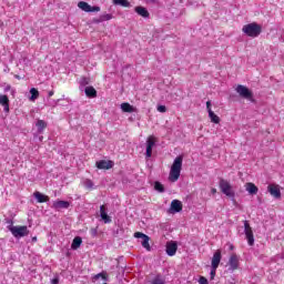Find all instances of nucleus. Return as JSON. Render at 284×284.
Masks as SVG:
<instances>
[{"label": "nucleus", "mask_w": 284, "mask_h": 284, "mask_svg": "<svg viewBox=\"0 0 284 284\" xmlns=\"http://www.w3.org/2000/svg\"><path fill=\"white\" fill-rule=\"evenodd\" d=\"M181 170H183V158L179 155L174 159L169 173V181H171V183H176V181H179L181 178Z\"/></svg>", "instance_id": "obj_1"}, {"label": "nucleus", "mask_w": 284, "mask_h": 284, "mask_svg": "<svg viewBox=\"0 0 284 284\" xmlns=\"http://www.w3.org/2000/svg\"><path fill=\"white\" fill-rule=\"evenodd\" d=\"M242 32L246 34V37H251V39H256V37H260L261 32H263V27L256 22H252L245 24L242 28Z\"/></svg>", "instance_id": "obj_2"}, {"label": "nucleus", "mask_w": 284, "mask_h": 284, "mask_svg": "<svg viewBox=\"0 0 284 284\" xmlns=\"http://www.w3.org/2000/svg\"><path fill=\"white\" fill-rule=\"evenodd\" d=\"M7 227L9 232H11L12 236H14V239H23V236H28L30 234L28 226L9 225Z\"/></svg>", "instance_id": "obj_3"}, {"label": "nucleus", "mask_w": 284, "mask_h": 284, "mask_svg": "<svg viewBox=\"0 0 284 284\" xmlns=\"http://www.w3.org/2000/svg\"><path fill=\"white\" fill-rule=\"evenodd\" d=\"M220 190L223 194H225V196H229V199H233L234 191L232 190V184L227 180H220Z\"/></svg>", "instance_id": "obj_4"}, {"label": "nucleus", "mask_w": 284, "mask_h": 284, "mask_svg": "<svg viewBox=\"0 0 284 284\" xmlns=\"http://www.w3.org/2000/svg\"><path fill=\"white\" fill-rule=\"evenodd\" d=\"M236 92L242 97V99H246L247 101H254V93L250 91V89L243 84H239L236 87Z\"/></svg>", "instance_id": "obj_5"}, {"label": "nucleus", "mask_w": 284, "mask_h": 284, "mask_svg": "<svg viewBox=\"0 0 284 284\" xmlns=\"http://www.w3.org/2000/svg\"><path fill=\"white\" fill-rule=\"evenodd\" d=\"M244 234L246 236L248 245H254V231L252 230V226H250L248 221H244Z\"/></svg>", "instance_id": "obj_6"}, {"label": "nucleus", "mask_w": 284, "mask_h": 284, "mask_svg": "<svg viewBox=\"0 0 284 284\" xmlns=\"http://www.w3.org/2000/svg\"><path fill=\"white\" fill-rule=\"evenodd\" d=\"M78 8H80V10H83V12H101V7H92L85 1H80L78 3Z\"/></svg>", "instance_id": "obj_7"}, {"label": "nucleus", "mask_w": 284, "mask_h": 284, "mask_svg": "<svg viewBox=\"0 0 284 284\" xmlns=\"http://www.w3.org/2000/svg\"><path fill=\"white\" fill-rule=\"evenodd\" d=\"M134 239H142V247H144V250H148V252H150V250H151L150 236H148L145 233L135 232Z\"/></svg>", "instance_id": "obj_8"}, {"label": "nucleus", "mask_w": 284, "mask_h": 284, "mask_svg": "<svg viewBox=\"0 0 284 284\" xmlns=\"http://www.w3.org/2000/svg\"><path fill=\"white\" fill-rule=\"evenodd\" d=\"M239 265H240V260H239V255H236L235 253H233L230 258H229V270L231 272H236V270H239Z\"/></svg>", "instance_id": "obj_9"}, {"label": "nucleus", "mask_w": 284, "mask_h": 284, "mask_svg": "<svg viewBox=\"0 0 284 284\" xmlns=\"http://www.w3.org/2000/svg\"><path fill=\"white\" fill-rule=\"evenodd\" d=\"M98 170H112L114 168V162L112 160H100L95 163Z\"/></svg>", "instance_id": "obj_10"}, {"label": "nucleus", "mask_w": 284, "mask_h": 284, "mask_svg": "<svg viewBox=\"0 0 284 284\" xmlns=\"http://www.w3.org/2000/svg\"><path fill=\"white\" fill-rule=\"evenodd\" d=\"M53 210H57L59 212V210H68L70 207V202L68 201H63V200H58L54 201L52 204Z\"/></svg>", "instance_id": "obj_11"}, {"label": "nucleus", "mask_w": 284, "mask_h": 284, "mask_svg": "<svg viewBox=\"0 0 284 284\" xmlns=\"http://www.w3.org/2000/svg\"><path fill=\"white\" fill-rule=\"evenodd\" d=\"M176 250H179V244H176V242L170 241L166 243L168 256H174L176 254Z\"/></svg>", "instance_id": "obj_12"}, {"label": "nucleus", "mask_w": 284, "mask_h": 284, "mask_svg": "<svg viewBox=\"0 0 284 284\" xmlns=\"http://www.w3.org/2000/svg\"><path fill=\"white\" fill-rule=\"evenodd\" d=\"M267 190L274 199H281V187L277 184H270Z\"/></svg>", "instance_id": "obj_13"}, {"label": "nucleus", "mask_w": 284, "mask_h": 284, "mask_svg": "<svg viewBox=\"0 0 284 284\" xmlns=\"http://www.w3.org/2000/svg\"><path fill=\"white\" fill-rule=\"evenodd\" d=\"M221 258H222L221 250L215 251L211 262V265L212 267H214V270H219V265H221Z\"/></svg>", "instance_id": "obj_14"}, {"label": "nucleus", "mask_w": 284, "mask_h": 284, "mask_svg": "<svg viewBox=\"0 0 284 284\" xmlns=\"http://www.w3.org/2000/svg\"><path fill=\"white\" fill-rule=\"evenodd\" d=\"M0 105H2L4 112H10V98L8 95H0Z\"/></svg>", "instance_id": "obj_15"}, {"label": "nucleus", "mask_w": 284, "mask_h": 284, "mask_svg": "<svg viewBox=\"0 0 284 284\" xmlns=\"http://www.w3.org/2000/svg\"><path fill=\"white\" fill-rule=\"evenodd\" d=\"M171 212H182L183 211V203L179 200H173L171 202V207H170Z\"/></svg>", "instance_id": "obj_16"}, {"label": "nucleus", "mask_w": 284, "mask_h": 284, "mask_svg": "<svg viewBox=\"0 0 284 284\" xmlns=\"http://www.w3.org/2000/svg\"><path fill=\"white\" fill-rule=\"evenodd\" d=\"M33 196H34V199H37L38 203H48V201H50V196H48L39 191H36L33 193Z\"/></svg>", "instance_id": "obj_17"}, {"label": "nucleus", "mask_w": 284, "mask_h": 284, "mask_svg": "<svg viewBox=\"0 0 284 284\" xmlns=\"http://www.w3.org/2000/svg\"><path fill=\"white\" fill-rule=\"evenodd\" d=\"M245 190L246 192H248V194L254 195V194H258V186H256V184L252 183V182H247L245 184Z\"/></svg>", "instance_id": "obj_18"}, {"label": "nucleus", "mask_w": 284, "mask_h": 284, "mask_svg": "<svg viewBox=\"0 0 284 284\" xmlns=\"http://www.w3.org/2000/svg\"><path fill=\"white\" fill-rule=\"evenodd\" d=\"M84 94L88 99H97V89H94V87H87L84 89Z\"/></svg>", "instance_id": "obj_19"}, {"label": "nucleus", "mask_w": 284, "mask_h": 284, "mask_svg": "<svg viewBox=\"0 0 284 284\" xmlns=\"http://www.w3.org/2000/svg\"><path fill=\"white\" fill-rule=\"evenodd\" d=\"M100 216L104 223H112V219H110V215L105 213V205L100 206Z\"/></svg>", "instance_id": "obj_20"}, {"label": "nucleus", "mask_w": 284, "mask_h": 284, "mask_svg": "<svg viewBox=\"0 0 284 284\" xmlns=\"http://www.w3.org/2000/svg\"><path fill=\"white\" fill-rule=\"evenodd\" d=\"M135 12L144 19H148V17H150V12L148 11V9H145V7H135Z\"/></svg>", "instance_id": "obj_21"}, {"label": "nucleus", "mask_w": 284, "mask_h": 284, "mask_svg": "<svg viewBox=\"0 0 284 284\" xmlns=\"http://www.w3.org/2000/svg\"><path fill=\"white\" fill-rule=\"evenodd\" d=\"M121 110L122 112H128V113L136 112V108L132 106V104L128 102H123L121 104Z\"/></svg>", "instance_id": "obj_22"}, {"label": "nucleus", "mask_w": 284, "mask_h": 284, "mask_svg": "<svg viewBox=\"0 0 284 284\" xmlns=\"http://www.w3.org/2000/svg\"><path fill=\"white\" fill-rule=\"evenodd\" d=\"M114 17L112 13H105L99 17L98 20H94V23H103V21H111Z\"/></svg>", "instance_id": "obj_23"}, {"label": "nucleus", "mask_w": 284, "mask_h": 284, "mask_svg": "<svg viewBox=\"0 0 284 284\" xmlns=\"http://www.w3.org/2000/svg\"><path fill=\"white\" fill-rule=\"evenodd\" d=\"M81 243H83V240L80 236L74 237L71 244V248L79 250L81 247Z\"/></svg>", "instance_id": "obj_24"}, {"label": "nucleus", "mask_w": 284, "mask_h": 284, "mask_svg": "<svg viewBox=\"0 0 284 284\" xmlns=\"http://www.w3.org/2000/svg\"><path fill=\"white\" fill-rule=\"evenodd\" d=\"M209 119L211 120V123L219 124L221 123V118L214 113V111L209 112Z\"/></svg>", "instance_id": "obj_25"}, {"label": "nucleus", "mask_w": 284, "mask_h": 284, "mask_svg": "<svg viewBox=\"0 0 284 284\" xmlns=\"http://www.w3.org/2000/svg\"><path fill=\"white\" fill-rule=\"evenodd\" d=\"M114 6H121L122 8H130V1L128 0H113Z\"/></svg>", "instance_id": "obj_26"}, {"label": "nucleus", "mask_w": 284, "mask_h": 284, "mask_svg": "<svg viewBox=\"0 0 284 284\" xmlns=\"http://www.w3.org/2000/svg\"><path fill=\"white\" fill-rule=\"evenodd\" d=\"M36 126L38 128L39 132H43V130L48 128V123L43 120H38V122L36 123Z\"/></svg>", "instance_id": "obj_27"}, {"label": "nucleus", "mask_w": 284, "mask_h": 284, "mask_svg": "<svg viewBox=\"0 0 284 284\" xmlns=\"http://www.w3.org/2000/svg\"><path fill=\"white\" fill-rule=\"evenodd\" d=\"M154 190L163 194V192H165V186H163L161 182L156 181L154 182Z\"/></svg>", "instance_id": "obj_28"}, {"label": "nucleus", "mask_w": 284, "mask_h": 284, "mask_svg": "<svg viewBox=\"0 0 284 284\" xmlns=\"http://www.w3.org/2000/svg\"><path fill=\"white\" fill-rule=\"evenodd\" d=\"M30 94H31V98H30L31 101H37V99H39V90H37L36 88H32L30 90Z\"/></svg>", "instance_id": "obj_29"}, {"label": "nucleus", "mask_w": 284, "mask_h": 284, "mask_svg": "<svg viewBox=\"0 0 284 284\" xmlns=\"http://www.w3.org/2000/svg\"><path fill=\"white\" fill-rule=\"evenodd\" d=\"M151 284H165V280L161 275H156L152 281Z\"/></svg>", "instance_id": "obj_30"}, {"label": "nucleus", "mask_w": 284, "mask_h": 284, "mask_svg": "<svg viewBox=\"0 0 284 284\" xmlns=\"http://www.w3.org/2000/svg\"><path fill=\"white\" fill-rule=\"evenodd\" d=\"M155 143H156V140L154 139V136L150 135L146 140V146L154 148Z\"/></svg>", "instance_id": "obj_31"}, {"label": "nucleus", "mask_w": 284, "mask_h": 284, "mask_svg": "<svg viewBox=\"0 0 284 284\" xmlns=\"http://www.w3.org/2000/svg\"><path fill=\"white\" fill-rule=\"evenodd\" d=\"M84 186L87 187V190H92V187H94V182H92V180H85Z\"/></svg>", "instance_id": "obj_32"}, {"label": "nucleus", "mask_w": 284, "mask_h": 284, "mask_svg": "<svg viewBox=\"0 0 284 284\" xmlns=\"http://www.w3.org/2000/svg\"><path fill=\"white\" fill-rule=\"evenodd\" d=\"M90 234L94 239L99 234V230L97 227L90 229Z\"/></svg>", "instance_id": "obj_33"}, {"label": "nucleus", "mask_w": 284, "mask_h": 284, "mask_svg": "<svg viewBox=\"0 0 284 284\" xmlns=\"http://www.w3.org/2000/svg\"><path fill=\"white\" fill-rule=\"evenodd\" d=\"M95 278H103V281H108V275L105 273H99L95 275Z\"/></svg>", "instance_id": "obj_34"}, {"label": "nucleus", "mask_w": 284, "mask_h": 284, "mask_svg": "<svg viewBox=\"0 0 284 284\" xmlns=\"http://www.w3.org/2000/svg\"><path fill=\"white\" fill-rule=\"evenodd\" d=\"M152 148H153V146H148V145H146V158H148V159H151V158H152Z\"/></svg>", "instance_id": "obj_35"}, {"label": "nucleus", "mask_w": 284, "mask_h": 284, "mask_svg": "<svg viewBox=\"0 0 284 284\" xmlns=\"http://www.w3.org/2000/svg\"><path fill=\"white\" fill-rule=\"evenodd\" d=\"M158 112H168V108H165V105H159Z\"/></svg>", "instance_id": "obj_36"}, {"label": "nucleus", "mask_w": 284, "mask_h": 284, "mask_svg": "<svg viewBox=\"0 0 284 284\" xmlns=\"http://www.w3.org/2000/svg\"><path fill=\"white\" fill-rule=\"evenodd\" d=\"M214 276H216V268L212 267V270H211V281H214Z\"/></svg>", "instance_id": "obj_37"}, {"label": "nucleus", "mask_w": 284, "mask_h": 284, "mask_svg": "<svg viewBox=\"0 0 284 284\" xmlns=\"http://www.w3.org/2000/svg\"><path fill=\"white\" fill-rule=\"evenodd\" d=\"M199 283L200 284H209L207 278H205V276H201L200 280H199Z\"/></svg>", "instance_id": "obj_38"}, {"label": "nucleus", "mask_w": 284, "mask_h": 284, "mask_svg": "<svg viewBox=\"0 0 284 284\" xmlns=\"http://www.w3.org/2000/svg\"><path fill=\"white\" fill-rule=\"evenodd\" d=\"M206 110H207V112H212V102L211 101L206 102Z\"/></svg>", "instance_id": "obj_39"}, {"label": "nucleus", "mask_w": 284, "mask_h": 284, "mask_svg": "<svg viewBox=\"0 0 284 284\" xmlns=\"http://www.w3.org/2000/svg\"><path fill=\"white\" fill-rule=\"evenodd\" d=\"M51 283H52V284H59V278H53V280L51 281Z\"/></svg>", "instance_id": "obj_40"}, {"label": "nucleus", "mask_w": 284, "mask_h": 284, "mask_svg": "<svg viewBox=\"0 0 284 284\" xmlns=\"http://www.w3.org/2000/svg\"><path fill=\"white\" fill-rule=\"evenodd\" d=\"M49 97H54V91H49Z\"/></svg>", "instance_id": "obj_41"}, {"label": "nucleus", "mask_w": 284, "mask_h": 284, "mask_svg": "<svg viewBox=\"0 0 284 284\" xmlns=\"http://www.w3.org/2000/svg\"><path fill=\"white\" fill-rule=\"evenodd\" d=\"M7 223H8L9 225H13L14 222H12V220H8Z\"/></svg>", "instance_id": "obj_42"}, {"label": "nucleus", "mask_w": 284, "mask_h": 284, "mask_svg": "<svg viewBox=\"0 0 284 284\" xmlns=\"http://www.w3.org/2000/svg\"><path fill=\"white\" fill-rule=\"evenodd\" d=\"M211 193H212V194H216V189H212V190H211Z\"/></svg>", "instance_id": "obj_43"}, {"label": "nucleus", "mask_w": 284, "mask_h": 284, "mask_svg": "<svg viewBox=\"0 0 284 284\" xmlns=\"http://www.w3.org/2000/svg\"><path fill=\"white\" fill-rule=\"evenodd\" d=\"M16 77V79H19V75H14Z\"/></svg>", "instance_id": "obj_44"}, {"label": "nucleus", "mask_w": 284, "mask_h": 284, "mask_svg": "<svg viewBox=\"0 0 284 284\" xmlns=\"http://www.w3.org/2000/svg\"><path fill=\"white\" fill-rule=\"evenodd\" d=\"M33 241H37V237H33Z\"/></svg>", "instance_id": "obj_45"}, {"label": "nucleus", "mask_w": 284, "mask_h": 284, "mask_svg": "<svg viewBox=\"0 0 284 284\" xmlns=\"http://www.w3.org/2000/svg\"><path fill=\"white\" fill-rule=\"evenodd\" d=\"M231 250H234V246H231Z\"/></svg>", "instance_id": "obj_46"}]
</instances>
